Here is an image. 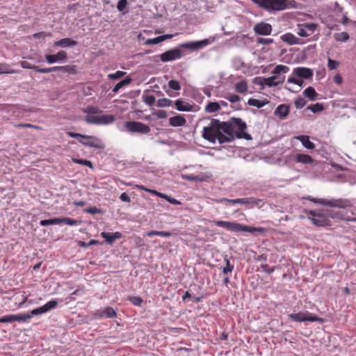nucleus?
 I'll return each instance as SVG.
<instances>
[{"label":"nucleus","instance_id":"nucleus-1","mask_svg":"<svg viewBox=\"0 0 356 356\" xmlns=\"http://www.w3.org/2000/svg\"><path fill=\"white\" fill-rule=\"evenodd\" d=\"M220 121L216 119H213L209 125L204 127L202 130V137L204 139L214 143L218 140L220 144L227 142L225 139V135L220 132Z\"/></svg>","mask_w":356,"mask_h":356},{"label":"nucleus","instance_id":"nucleus-2","mask_svg":"<svg viewBox=\"0 0 356 356\" xmlns=\"http://www.w3.org/2000/svg\"><path fill=\"white\" fill-rule=\"evenodd\" d=\"M213 224L216 226L223 227L227 230L234 232H245L251 234L255 232L264 233L266 229L264 227H251L234 222L223 221V220H214Z\"/></svg>","mask_w":356,"mask_h":356},{"label":"nucleus","instance_id":"nucleus-3","mask_svg":"<svg viewBox=\"0 0 356 356\" xmlns=\"http://www.w3.org/2000/svg\"><path fill=\"white\" fill-rule=\"evenodd\" d=\"M307 218L312 225L316 227H327L331 225L330 219H329L328 211L325 212L323 209L309 210L306 211Z\"/></svg>","mask_w":356,"mask_h":356},{"label":"nucleus","instance_id":"nucleus-4","mask_svg":"<svg viewBox=\"0 0 356 356\" xmlns=\"http://www.w3.org/2000/svg\"><path fill=\"white\" fill-rule=\"evenodd\" d=\"M67 134L72 137L76 138L80 143L82 145L90 147H94L96 149H104V145L102 143V140L93 136H86L79 133H74L72 131L67 132Z\"/></svg>","mask_w":356,"mask_h":356},{"label":"nucleus","instance_id":"nucleus-5","mask_svg":"<svg viewBox=\"0 0 356 356\" xmlns=\"http://www.w3.org/2000/svg\"><path fill=\"white\" fill-rule=\"evenodd\" d=\"M306 199L314 203L319 204L323 206H327L330 207L344 209L350 206V202L348 200L341 198L328 200L325 198L316 199L312 197H307Z\"/></svg>","mask_w":356,"mask_h":356},{"label":"nucleus","instance_id":"nucleus-6","mask_svg":"<svg viewBox=\"0 0 356 356\" xmlns=\"http://www.w3.org/2000/svg\"><path fill=\"white\" fill-rule=\"evenodd\" d=\"M267 10H283L287 8V0H252Z\"/></svg>","mask_w":356,"mask_h":356},{"label":"nucleus","instance_id":"nucleus-7","mask_svg":"<svg viewBox=\"0 0 356 356\" xmlns=\"http://www.w3.org/2000/svg\"><path fill=\"white\" fill-rule=\"evenodd\" d=\"M289 317L292 321L296 322L310 321L323 323L325 321L324 318L318 317L316 315H312L309 312L290 314H289Z\"/></svg>","mask_w":356,"mask_h":356},{"label":"nucleus","instance_id":"nucleus-8","mask_svg":"<svg viewBox=\"0 0 356 356\" xmlns=\"http://www.w3.org/2000/svg\"><path fill=\"white\" fill-rule=\"evenodd\" d=\"M234 131H235V136L238 138H245L250 140L251 136L245 131L247 125L244 121L241 118H232Z\"/></svg>","mask_w":356,"mask_h":356},{"label":"nucleus","instance_id":"nucleus-9","mask_svg":"<svg viewBox=\"0 0 356 356\" xmlns=\"http://www.w3.org/2000/svg\"><path fill=\"white\" fill-rule=\"evenodd\" d=\"M85 120L88 124H108L115 120V117L110 114H104L101 115H87Z\"/></svg>","mask_w":356,"mask_h":356},{"label":"nucleus","instance_id":"nucleus-10","mask_svg":"<svg viewBox=\"0 0 356 356\" xmlns=\"http://www.w3.org/2000/svg\"><path fill=\"white\" fill-rule=\"evenodd\" d=\"M126 129L132 133H138L141 134H146L150 131L149 126L136 121H129L124 124Z\"/></svg>","mask_w":356,"mask_h":356},{"label":"nucleus","instance_id":"nucleus-11","mask_svg":"<svg viewBox=\"0 0 356 356\" xmlns=\"http://www.w3.org/2000/svg\"><path fill=\"white\" fill-rule=\"evenodd\" d=\"M80 221L74 220L72 218L65 217V218H54L47 220H42L40 221L41 226H47L50 225H58L60 223H65L66 225L73 226L80 224Z\"/></svg>","mask_w":356,"mask_h":356},{"label":"nucleus","instance_id":"nucleus-12","mask_svg":"<svg viewBox=\"0 0 356 356\" xmlns=\"http://www.w3.org/2000/svg\"><path fill=\"white\" fill-rule=\"evenodd\" d=\"M318 26L315 23L299 24L297 26V34L300 37L310 36L316 31Z\"/></svg>","mask_w":356,"mask_h":356},{"label":"nucleus","instance_id":"nucleus-13","mask_svg":"<svg viewBox=\"0 0 356 356\" xmlns=\"http://www.w3.org/2000/svg\"><path fill=\"white\" fill-rule=\"evenodd\" d=\"M220 132L225 134L227 143L232 141L235 138V131H234L232 121L220 122Z\"/></svg>","mask_w":356,"mask_h":356},{"label":"nucleus","instance_id":"nucleus-14","mask_svg":"<svg viewBox=\"0 0 356 356\" xmlns=\"http://www.w3.org/2000/svg\"><path fill=\"white\" fill-rule=\"evenodd\" d=\"M95 318L100 319L103 318H113L117 317V313L111 307H106L97 309L93 313Z\"/></svg>","mask_w":356,"mask_h":356},{"label":"nucleus","instance_id":"nucleus-15","mask_svg":"<svg viewBox=\"0 0 356 356\" xmlns=\"http://www.w3.org/2000/svg\"><path fill=\"white\" fill-rule=\"evenodd\" d=\"M182 51L179 49H173L161 54L160 60L163 62H169L179 59L182 57Z\"/></svg>","mask_w":356,"mask_h":356},{"label":"nucleus","instance_id":"nucleus-16","mask_svg":"<svg viewBox=\"0 0 356 356\" xmlns=\"http://www.w3.org/2000/svg\"><path fill=\"white\" fill-rule=\"evenodd\" d=\"M58 305V302L56 300H51L47 302L43 306L34 309L31 311V315H39L49 312L51 309H55Z\"/></svg>","mask_w":356,"mask_h":356},{"label":"nucleus","instance_id":"nucleus-17","mask_svg":"<svg viewBox=\"0 0 356 356\" xmlns=\"http://www.w3.org/2000/svg\"><path fill=\"white\" fill-rule=\"evenodd\" d=\"M210 44L209 39H204L200 41L188 42L180 44V47L191 50L199 49Z\"/></svg>","mask_w":356,"mask_h":356},{"label":"nucleus","instance_id":"nucleus-18","mask_svg":"<svg viewBox=\"0 0 356 356\" xmlns=\"http://www.w3.org/2000/svg\"><path fill=\"white\" fill-rule=\"evenodd\" d=\"M253 30L258 35H269L272 32V26L270 24L260 22L254 26Z\"/></svg>","mask_w":356,"mask_h":356},{"label":"nucleus","instance_id":"nucleus-19","mask_svg":"<svg viewBox=\"0 0 356 356\" xmlns=\"http://www.w3.org/2000/svg\"><path fill=\"white\" fill-rule=\"evenodd\" d=\"M313 71L307 67H298L293 69V75L297 76L300 78L308 79L313 76Z\"/></svg>","mask_w":356,"mask_h":356},{"label":"nucleus","instance_id":"nucleus-20","mask_svg":"<svg viewBox=\"0 0 356 356\" xmlns=\"http://www.w3.org/2000/svg\"><path fill=\"white\" fill-rule=\"evenodd\" d=\"M284 76H273L264 79L263 83L268 87H273L282 84L284 81Z\"/></svg>","mask_w":356,"mask_h":356},{"label":"nucleus","instance_id":"nucleus-21","mask_svg":"<svg viewBox=\"0 0 356 356\" xmlns=\"http://www.w3.org/2000/svg\"><path fill=\"white\" fill-rule=\"evenodd\" d=\"M289 106L283 104L279 105L274 111V114L280 120L286 118L289 113Z\"/></svg>","mask_w":356,"mask_h":356},{"label":"nucleus","instance_id":"nucleus-22","mask_svg":"<svg viewBox=\"0 0 356 356\" xmlns=\"http://www.w3.org/2000/svg\"><path fill=\"white\" fill-rule=\"evenodd\" d=\"M101 236L102 238H104L106 243L109 245H112L115 240L120 239L122 238V234L120 232H115L113 234H111L109 232H102L101 233Z\"/></svg>","mask_w":356,"mask_h":356},{"label":"nucleus","instance_id":"nucleus-23","mask_svg":"<svg viewBox=\"0 0 356 356\" xmlns=\"http://www.w3.org/2000/svg\"><path fill=\"white\" fill-rule=\"evenodd\" d=\"M281 40L284 42H285L289 45L301 44L300 40L291 33H286L282 35L281 36Z\"/></svg>","mask_w":356,"mask_h":356},{"label":"nucleus","instance_id":"nucleus-24","mask_svg":"<svg viewBox=\"0 0 356 356\" xmlns=\"http://www.w3.org/2000/svg\"><path fill=\"white\" fill-rule=\"evenodd\" d=\"M186 123L185 118L181 115H177L169 119V124L172 127H182Z\"/></svg>","mask_w":356,"mask_h":356},{"label":"nucleus","instance_id":"nucleus-25","mask_svg":"<svg viewBox=\"0 0 356 356\" xmlns=\"http://www.w3.org/2000/svg\"><path fill=\"white\" fill-rule=\"evenodd\" d=\"M175 106L177 110L179 111H191L193 106L181 99H177L175 102Z\"/></svg>","mask_w":356,"mask_h":356},{"label":"nucleus","instance_id":"nucleus-26","mask_svg":"<svg viewBox=\"0 0 356 356\" xmlns=\"http://www.w3.org/2000/svg\"><path fill=\"white\" fill-rule=\"evenodd\" d=\"M77 42L75 40H73L70 38H66L61 39L60 40L56 41L54 43V46L60 47H67L71 46H75Z\"/></svg>","mask_w":356,"mask_h":356},{"label":"nucleus","instance_id":"nucleus-27","mask_svg":"<svg viewBox=\"0 0 356 356\" xmlns=\"http://www.w3.org/2000/svg\"><path fill=\"white\" fill-rule=\"evenodd\" d=\"M257 200L254 197H245V198H238V199H230L229 204H255Z\"/></svg>","mask_w":356,"mask_h":356},{"label":"nucleus","instance_id":"nucleus-28","mask_svg":"<svg viewBox=\"0 0 356 356\" xmlns=\"http://www.w3.org/2000/svg\"><path fill=\"white\" fill-rule=\"evenodd\" d=\"M295 160L298 163L303 164H310L313 162V159L308 154H298L295 156Z\"/></svg>","mask_w":356,"mask_h":356},{"label":"nucleus","instance_id":"nucleus-29","mask_svg":"<svg viewBox=\"0 0 356 356\" xmlns=\"http://www.w3.org/2000/svg\"><path fill=\"white\" fill-rule=\"evenodd\" d=\"M269 100L267 99H264L263 100H259L257 99L250 98L248 99V104L250 106H255L258 108H262L265 105L269 104Z\"/></svg>","mask_w":356,"mask_h":356},{"label":"nucleus","instance_id":"nucleus-30","mask_svg":"<svg viewBox=\"0 0 356 356\" xmlns=\"http://www.w3.org/2000/svg\"><path fill=\"white\" fill-rule=\"evenodd\" d=\"M296 138L301 142L302 145L309 149H314L315 145L309 140L308 136H299Z\"/></svg>","mask_w":356,"mask_h":356},{"label":"nucleus","instance_id":"nucleus-31","mask_svg":"<svg viewBox=\"0 0 356 356\" xmlns=\"http://www.w3.org/2000/svg\"><path fill=\"white\" fill-rule=\"evenodd\" d=\"M132 81V79L129 76L126 77L123 80L118 82L115 87L113 88V92L117 93L119 90L126 86L129 85Z\"/></svg>","mask_w":356,"mask_h":356},{"label":"nucleus","instance_id":"nucleus-32","mask_svg":"<svg viewBox=\"0 0 356 356\" xmlns=\"http://www.w3.org/2000/svg\"><path fill=\"white\" fill-rule=\"evenodd\" d=\"M57 71L68 72L72 74H76L77 72L76 67L72 65L57 66Z\"/></svg>","mask_w":356,"mask_h":356},{"label":"nucleus","instance_id":"nucleus-33","mask_svg":"<svg viewBox=\"0 0 356 356\" xmlns=\"http://www.w3.org/2000/svg\"><path fill=\"white\" fill-rule=\"evenodd\" d=\"M220 109V104L218 102H209L205 106V111L207 113H215L218 111Z\"/></svg>","mask_w":356,"mask_h":356},{"label":"nucleus","instance_id":"nucleus-34","mask_svg":"<svg viewBox=\"0 0 356 356\" xmlns=\"http://www.w3.org/2000/svg\"><path fill=\"white\" fill-rule=\"evenodd\" d=\"M248 83L245 81H241L235 84V90L238 93H246L248 91Z\"/></svg>","mask_w":356,"mask_h":356},{"label":"nucleus","instance_id":"nucleus-35","mask_svg":"<svg viewBox=\"0 0 356 356\" xmlns=\"http://www.w3.org/2000/svg\"><path fill=\"white\" fill-rule=\"evenodd\" d=\"M303 93L312 101L316 100L318 95L314 88L312 86L307 88Z\"/></svg>","mask_w":356,"mask_h":356},{"label":"nucleus","instance_id":"nucleus-36","mask_svg":"<svg viewBox=\"0 0 356 356\" xmlns=\"http://www.w3.org/2000/svg\"><path fill=\"white\" fill-rule=\"evenodd\" d=\"M145 235L147 236H164V237H168L172 235V233L170 232H165V231H150L147 232Z\"/></svg>","mask_w":356,"mask_h":356},{"label":"nucleus","instance_id":"nucleus-37","mask_svg":"<svg viewBox=\"0 0 356 356\" xmlns=\"http://www.w3.org/2000/svg\"><path fill=\"white\" fill-rule=\"evenodd\" d=\"M142 99L145 104L152 106L155 104L156 98L152 95L143 94Z\"/></svg>","mask_w":356,"mask_h":356},{"label":"nucleus","instance_id":"nucleus-38","mask_svg":"<svg viewBox=\"0 0 356 356\" xmlns=\"http://www.w3.org/2000/svg\"><path fill=\"white\" fill-rule=\"evenodd\" d=\"M289 71V67L286 65H277L272 73L273 74H280L281 73L285 74L287 73Z\"/></svg>","mask_w":356,"mask_h":356},{"label":"nucleus","instance_id":"nucleus-39","mask_svg":"<svg viewBox=\"0 0 356 356\" xmlns=\"http://www.w3.org/2000/svg\"><path fill=\"white\" fill-rule=\"evenodd\" d=\"M181 177L185 180L202 181L204 180L202 175H181Z\"/></svg>","mask_w":356,"mask_h":356},{"label":"nucleus","instance_id":"nucleus-40","mask_svg":"<svg viewBox=\"0 0 356 356\" xmlns=\"http://www.w3.org/2000/svg\"><path fill=\"white\" fill-rule=\"evenodd\" d=\"M165 40V37L164 36H158L156 38H150V39H147L145 42V44L146 45H152V44H159L161 42H163Z\"/></svg>","mask_w":356,"mask_h":356},{"label":"nucleus","instance_id":"nucleus-41","mask_svg":"<svg viewBox=\"0 0 356 356\" xmlns=\"http://www.w3.org/2000/svg\"><path fill=\"white\" fill-rule=\"evenodd\" d=\"M17 72L9 67L6 63H0V74H15Z\"/></svg>","mask_w":356,"mask_h":356},{"label":"nucleus","instance_id":"nucleus-42","mask_svg":"<svg viewBox=\"0 0 356 356\" xmlns=\"http://www.w3.org/2000/svg\"><path fill=\"white\" fill-rule=\"evenodd\" d=\"M334 38L337 41L339 42H346L349 40L350 36L347 32H341L335 33Z\"/></svg>","mask_w":356,"mask_h":356},{"label":"nucleus","instance_id":"nucleus-43","mask_svg":"<svg viewBox=\"0 0 356 356\" xmlns=\"http://www.w3.org/2000/svg\"><path fill=\"white\" fill-rule=\"evenodd\" d=\"M225 261L226 263V266L222 268V273L225 275H228L229 273H232L234 268V266L232 264L228 259H225Z\"/></svg>","mask_w":356,"mask_h":356},{"label":"nucleus","instance_id":"nucleus-44","mask_svg":"<svg viewBox=\"0 0 356 356\" xmlns=\"http://www.w3.org/2000/svg\"><path fill=\"white\" fill-rule=\"evenodd\" d=\"M328 216H329V219L333 218V219H338V220H350V219L345 218L341 212L328 211Z\"/></svg>","mask_w":356,"mask_h":356},{"label":"nucleus","instance_id":"nucleus-45","mask_svg":"<svg viewBox=\"0 0 356 356\" xmlns=\"http://www.w3.org/2000/svg\"><path fill=\"white\" fill-rule=\"evenodd\" d=\"M31 318L30 314H15V321L25 322Z\"/></svg>","mask_w":356,"mask_h":356},{"label":"nucleus","instance_id":"nucleus-46","mask_svg":"<svg viewBox=\"0 0 356 356\" xmlns=\"http://www.w3.org/2000/svg\"><path fill=\"white\" fill-rule=\"evenodd\" d=\"M72 161L75 163L81 164L87 166L90 168H93V165L90 161L86 159H72Z\"/></svg>","mask_w":356,"mask_h":356},{"label":"nucleus","instance_id":"nucleus-47","mask_svg":"<svg viewBox=\"0 0 356 356\" xmlns=\"http://www.w3.org/2000/svg\"><path fill=\"white\" fill-rule=\"evenodd\" d=\"M307 109L310 110L313 113H317L323 110V106L321 103H316L309 106Z\"/></svg>","mask_w":356,"mask_h":356},{"label":"nucleus","instance_id":"nucleus-48","mask_svg":"<svg viewBox=\"0 0 356 356\" xmlns=\"http://www.w3.org/2000/svg\"><path fill=\"white\" fill-rule=\"evenodd\" d=\"M159 197L161 198H163L166 200L168 202L175 204V205H179L181 204V202L176 200L175 198L170 197L166 194L162 193L161 195H159Z\"/></svg>","mask_w":356,"mask_h":356},{"label":"nucleus","instance_id":"nucleus-49","mask_svg":"<svg viewBox=\"0 0 356 356\" xmlns=\"http://www.w3.org/2000/svg\"><path fill=\"white\" fill-rule=\"evenodd\" d=\"M126 74L125 72L123 71H117L115 73L108 74V78L111 80L119 79L124 76Z\"/></svg>","mask_w":356,"mask_h":356},{"label":"nucleus","instance_id":"nucleus-50","mask_svg":"<svg viewBox=\"0 0 356 356\" xmlns=\"http://www.w3.org/2000/svg\"><path fill=\"white\" fill-rule=\"evenodd\" d=\"M168 87L172 90L179 91L181 90V86L177 80H170L168 81Z\"/></svg>","mask_w":356,"mask_h":356},{"label":"nucleus","instance_id":"nucleus-51","mask_svg":"<svg viewBox=\"0 0 356 356\" xmlns=\"http://www.w3.org/2000/svg\"><path fill=\"white\" fill-rule=\"evenodd\" d=\"M35 72L40 73H49L53 72H57V66H54L51 67L41 68L39 66H37Z\"/></svg>","mask_w":356,"mask_h":356},{"label":"nucleus","instance_id":"nucleus-52","mask_svg":"<svg viewBox=\"0 0 356 356\" xmlns=\"http://www.w3.org/2000/svg\"><path fill=\"white\" fill-rule=\"evenodd\" d=\"M172 102L168 98H162L158 101L159 107H168L172 105Z\"/></svg>","mask_w":356,"mask_h":356},{"label":"nucleus","instance_id":"nucleus-53","mask_svg":"<svg viewBox=\"0 0 356 356\" xmlns=\"http://www.w3.org/2000/svg\"><path fill=\"white\" fill-rule=\"evenodd\" d=\"M15 322V314H10L0 318V323H13Z\"/></svg>","mask_w":356,"mask_h":356},{"label":"nucleus","instance_id":"nucleus-54","mask_svg":"<svg viewBox=\"0 0 356 356\" xmlns=\"http://www.w3.org/2000/svg\"><path fill=\"white\" fill-rule=\"evenodd\" d=\"M306 103H307L306 100L303 97H298L295 100V102H294L295 106L297 108H303L305 106Z\"/></svg>","mask_w":356,"mask_h":356},{"label":"nucleus","instance_id":"nucleus-55","mask_svg":"<svg viewBox=\"0 0 356 356\" xmlns=\"http://www.w3.org/2000/svg\"><path fill=\"white\" fill-rule=\"evenodd\" d=\"M339 66V62L337 60H332L331 58H328L327 60V67L330 70H333L337 69Z\"/></svg>","mask_w":356,"mask_h":356},{"label":"nucleus","instance_id":"nucleus-56","mask_svg":"<svg viewBox=\"0 0 356 356\" xmlns=\"http://www.w3.org/2000/svg\"><path fill=\"white\" fill-rule=\"evenodd\" d=\"M56 62L60 60H65L67 58V54L65 51H60L55 54Z\"/></svg>","mask_w":356,"mask_h":356},{"label":"nucleus","instance_id":"nucleus-57","mask_svg":"<svg viewBox=\"0 0 356 356\" xmlns=\"http://www.w3.org/2000/svg\"><path fill=\"white\" fill-rule=\"evenodd\" d=\"M231 103H237L241 101V97L238 95L232 94L229 95L225 97Z\"/></svg>","mask_w":356,"mask_h":356},{"label":"nucleus","instance_id":"nucleus-58","mask_svg":"<svg viewBox=\"0 0 356 356\" xmlns=\"http://www.w3.org/2000/svg\"><path fill=\"white\" fill-rule=\"evenodd\" d=\"M129 300L134 305L136 306H140L143 301L141 298L137 296H133L129 298Z\"/></svg>","mask_w":356,"mask_h":356},{"label":"nucleus","instance_id":"nucleus-59","mask_svg":"<svg viewBox=\"0 0 356 356\" xmlns=\"http://www.w3.org/2000/svg\"><path fill=\"white\" fill-rule=\"evenodd\" d=\"M84 113H86L88 115H94L95 113H97L99 111L97 107L94 106H88L84 109Z\"/></svg>","mask_w":356,"mask_h":356},{"label":"nucleus","instance_id":"nucleus-60","mask_svg":"<svg viewBox=\"0 0 356 356\" xmlns=\"http://www.w3.org/2000/svg\"><path fill=\"white\" fill-rule=\"evenodd\" d=\"M20 65H21L22 67H23L24 69H31V70H33L35 71L36 68H37V65H31V63H29L27 61H22L20 63Z\"/></svg>","mask_w":356,"mask_h":356},{"label":"nucleus","instance_id":"nucleus-61","mask_svg":"<svg viewBox=\"0 0 356 356\" xmlns=\"http://www.w3.org/2000/svg\"><path fill=\"white\" fill-rule=\"evenodd\" d=\"M257 42L259 44H264V45L270 44L273 42V40L272 38H258Z\"/></svg>","mask_w":356,"mask_h":356},{"label":"nucleus","instance_id":"nucleus-62","mask_svg":"<svg viewBox=\"0 0 356 356\" xmlns=\"http://www.w3.org/2000/svg\"><path fill=\"white\" fill-rule=\"evenodd\" d=\"M85 211L88 213L90 214H97V213H101L102 211L99 209H97L95 207L87 208L85 209Z\"/></svg>","mask_w":356,"mask_h":356},{"label":"nucleus","instance_id":"nucleus-63","mask_svg":"<svg viewBox=\"0 0 356 356\" xmlns=\"http://www.w3.org/2000/svg\"><path fill=\"white\" fill-rule=\"evenodd\" d=\"M127 5V0H120L117 4V8L119 11H122Z\"/></svg>","mask_w":356,"mask_h":356},{"label":"nucleus","instance_id":"nucleus-64","mask_svg":"<svg viewBox=\"0 0 356 356\" xmlns=\"http://www.w3.org/2000/svg\"><path fill=\"white\" fill-rule=\"evenodd\" d=\"M45 60L49 64H52L56 62L55 54H46Z\"/></svg>","mask_w":356,"mask_h":356}]
</instances>
